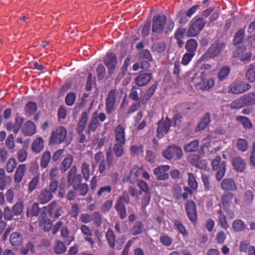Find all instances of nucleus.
I'll return each mask as SVG.
<instances>
[{
	"label": "nucleus",
	"instance_id": "nucleus-56",
	"mask_svg": "<svg viewBox=\"0 0 255 255\" xmlns=\"http://www.w3.org/2000/svg\"><path fill=\"white\" fill-rule=\"evenodd\" d=\"M81 170L84 178L86 181H88L90 178L89 165L86 163H84L82 165Z\"/></svg>",
	"mask_w": 255,
	"mask_h": 255
},
{
	"label": "nucleus",
	"instance_id": "nucleus-45",
	"mask_svg": "<svg viewBox=\"0 0 255 255\" xmlns=\"http://www.w3.org/2000/svg\"><path fill=\"white\" fill-rule=\"evenodd\" d=\"M143 225L141 222H136L131 230V234L133 236L137 235L142 232Z\"/></svg>",
	"mask_w": 255,
	"mask_h": 255
},
{
	"label": "nucleus",
	"instance_id": "nucleus-1",
	"mask_svg": "<svg viewBox=\"0 0 255 255\" xmlns=\"http://www.w3.org/2000/svg\"><path fill=\"white\" fill-rule=\"evenodd\" d=\"M41 216L44 218L48 213L51 217L58 218L64 213L63 208L56 201H53L47 206L41 208Z\"/></svg>",
	"mask_w": 255,
	"mask_h": 255
},
{
	"label": "nucleus",
	"instance_id": "nucleus-4",
	"mask_svg": "<svg viewBox=\"0 0 255 255\" xmlns=\"http://www.w3.org/2000/svg\"><path fill=\"white\" fill-rule=\"evenodd\" d=\"M224 47L225 45L223 43L215 42L201 56L200 59L204 61L209 58H214L220 54Z\"/></svg>",
	"mask_w": 255,
	"mask_h": 255
},
{
	"label": "nucleus",
	"instance_id": "nucleus-17",
	"mask_svg": "<svg viewBox=\"0 0 255 255\" xmlns=\"http://www.w3.org/2000/svg\"><path fill=\"white\" fill-rule=\"evenodd\" d=\"M53 198V195L52 192L47 189H44L42 190L38 195L37 200L40 203L44 204L49 202Z\"/></svg>",
	"mask_w": 255,
	"mask_h": 255
},
{
	"label": "nucleus",
	"instance_id": "nucleus-53",
	"mask_svg": "<svg viewBox=\"0 0 255 255\" xmlns=\"http://www.w3.org/2000/svg\"><path fill=\"white\" fill-rule=\"evenodd\" d=\"M188 184L191 188L193 190H195L198 187V183L196 181L195 178L192 173H188Z\"/></svg>",
	"mask_w": 255,
	"mask_h": 255
},
{
	"label": "nucleus",
	"instance_id": "nucleus-58",
	"mask_svg": "<svg viewBox=\"0 0 255 255\" xmlns=\"http://www.w3.org/2000/svg\"><path fill=\"white\" fill-rule=\"evenodd\" d=\"M195 55L192 53H190L188 52L185 53L183 55L181 60V64L183 65H188Z\"/></svg>",
	"mask_w": 255,
	"mask_h": 255
},
{
	"label": "nucleus",
	"instance_id": "nucleus-10",
	"mask_svg": "<svg viewBox=\"0 0 255 255\" xmlns=\"http://www.w3.org/2000/svg\"><path fill=\"white\" fill-rule=\"evenodd\" d=\"M82 177L81 174H76V168L75 166L72 167L67 175V181L69 186H72L74 189L82 181Z\"/></svg>",
	"mask_w": 255,
	"mask_h": 255
},
{
	"label": "nucleus",
	"instance_id": "nucleus-14",
	"mask_svg": "<svg viewBox=\"0 0 255 255\" xmlns=\"http://www.w3.org/2000/svg\"><path fill=\"white\" fill-rule=\"evenodd\" d=\"M89 115V112L88 111H84L82 113L76 128L77 133L83 132L86 126H88Z\"/></svg>",
	"mask_w": 255,
	"mask_h": 255
},
{
	"label": "nucleus",
	"instance_id": "nucleus-34",
	"mask_svg": "<svg viewBox=\"0 0 255 255\" xmlns=\"http://www.w3.org/2000/svg\"><path fill=\"white\" fill-rule=\"evenodd\" d=\"M236 121L242 124L243 127L246 129H251L253 127V125L250 119L243 116H238L236 117Z\"/></svg>",
	"mask_w": 255,
	"mask_h": 255
},
{
	"label": "nucleus",
	"instance_id": "nucleus-16",
	"mask_svg": "<svg viewBox=\"0 0 255 255\" xmlns=\"http://www.w3.org/2000/svg\"><path fill=\"white\" fill-rule=\"evenodd\" d=\"M115 140L122 144L126 143L125 128L119 124L114 129Z\"/></svg>",
	"mask_w": 255,
	"mask_h": 255
},
{
	"label": "nucleus",
	"instance_id": "nucleus-35",
	"mask_svg": "<svg viewBox=\"0 0 255 255\" xmlns=\"http://www.w3.org/2000/svg\"><path fill=\"white\" fill-rule=\"evenodd\" d=\"M37 110V104L34 102H28L25 107V114L27 116L33 115Z\"/></svg>",
	"mask_w": 255,
	"mask_h": 255
},
{
	"label": "nucleus",
	"instance_id": "nucleus-47",
	"mask_svg": "<svg viewBox=\"0 0 255 255\" xmlns=\"http://www.w3.org/2000/svg\"><path fill=\"white\" fill-rule=\"evenodd\" d=\"M130 151L133 156L142 155L143 153V149L142 145H131L130 148Z\"/></svg>",
	"mask_w": 255,
	"mask_h": 255
},
{
	"label": "nucleus",
	"instance_id": "nucleus-15",
	"mask_svg": "<svg viewBox=\"0 0 255 255\" xmlns=\"http://www.w3.org/2000/svg\"><path fill=\"white\" fill-rule=\"evenodd\" d=\"M185 209L189 220L193 223L196 221V206L192 201H188L185 205Z\"/></svg>",
	"mask_w": 255,
	"mask_h": 255
},
{
	"label": "nucleus",
	"instance_id": "nucleus-54",
	"mask_svg": "<svg viewBox=\"0 0 255 255\" xmlns=\"http://www.w3.org/2000/svg\"><path fill=\"white\" fill-rule=\"evenodd\" d=\"M125 144H122L121 142L116 143L114 146V151L117 156L120 157L123 153V145Z\"/></svg>",
	"mask_w": 255,
	"mask_h": 255
},
{
	"label": "nucleus",
	"instance_id": "nucleus-19",
	"mask_svg": "<svg viewBox=\"0 0 255 255\" xmlns=\"http://www.w3.org/2000/svg\"><path fill=\"white\" fill-rule=\"evenodd\" d=\"M210 122V114L209 113H206L205 115L201 118L195 129V132L196 133L204 129L209 125Z\"/></svg>",
	"mask_w": 255,
	"mask_h": 255
},
{
	"label": "nucleus",
	"instance_id": "nucleus-49",
	"mask_svg": "<svg viewBox=\"0 0 255 255\" xmlns=\"http://www.w3.org/2000/svg\"><path fill=\"white\" fill-rule=\"evenodd\" d=\"M39 182V177L37 175L35 176L30 181L28 186V193H31L34 190Z\"/></svg>",
	"mask_w": 255,
	"mask_h": 255
},
{
	"label": "nucleus",
	"instance_id": "nucleus-42",
	"mask_svg": "<svg viewBox=\"0 0 255 255\" xmlns=\"http://www.w3.org/2000/svg\"><path fill=\"white\" fill-rule=\"evenodd\" d=\"M75 191L81 196H85L88 191L89 187L86 183H82L81 182L73 189Z\"/></svg>",
	"mask_w": 255,
	"mask_h": 255
},
{
	"label": "nucleus",
	"instance_id": "nucleus-22",
	"mask_svg": "<svg viewBox=\"0 0 255 255\" xmlns=\"http://www.w3.org/2000/svg\"><path fill=\"white\" fill-rule=\"evenodd\" d=\"M36 127L34 123L31 121L26 122L22 128V131L25 135L31 136L35 132Z\"/></svg>",
	"mask_w": 255,
	"mask_h": 255
},
{
	"label": "nucleus",
	"instance_id": "nucleus-48",
	"mask_svg": "<svg viewBox=\"0 0 255 255\" xmlns=\"http://www.w3.org/2000/svg\"><path fill=\"white\" fill-rule=\"evenodd\" d=\"M96 73L98 80H103L106 75V68L102 64L98 65L96 68Z\"/></svg>",
	"mask_w": 255,
	"mask_h": 255
},
{
	"label": "nucleus",
	"instance_id": "nucleus-9",
	"mask_svg": "<svg viewBox=\"0 0 255 255\" xmlns=\"http://www.w3.org/2000/svg\"><path fill=\"white\" fill-rule=\"evenodd\" d=\"M171 120L167 117L164 120L162 118L157 124L156 136L158 138H162L165 134L168 132L170 128Z\"/></svg>",
	"mask_w": 255,
	"mask_h": 255
},
{
	"label": "nucleus",
	"instance_id": "nucleus-63",
	"mask_svg": "<svg viewBox=\"0 0 255 255\" xmlns=\"http://www.w3.org/2000/svg\"><path fill=\"white\" fill-rule=\"evenodd\" d=\"M129 202V196L128 194H123L117 199L116 203L120 204H128Z\"/></svg>",
	"mask_w": 255,
	"mask_h": 255
},
{
	"label": "nucleus",
	"instance_id": "nucleus-12",
	"mask_svg": "<svg viewBox=\"0 0 255 255\" xmlns=\"http://www.w3.org/2000/svg\"><path fill=\"white\" fill-rule=\"evenodd\" d=\"M182 155L181 148L174 145L168 146L163 152V155L166 159H171L173 158L180 159Z\"/></svg>",
	"mask_w": 255,
	"mask_h": 255
},
{
	"label": "nucleus",
	"instance_id": "nucleus-24",
	"mask_svg": "<svg viewBox=\"0 0 255 255\" xmlns=\"http://www.w3.org/2000/svg\"><path fill=\"white\" fill-rule=\"evenodd\" d=\"M197 46L198 43L197 41L193 38H191L186 41L185 49L187 51V52L195 55Z\"/></svg>",
	"mask_w": 255,
	"mask_h": 255
},
{
	"label": "nucleus",
	"instance_id": "nucleus-5",
	"mask_svg": "<svg viewBox=\"0 0 255 255\" xmlns=\"http://www.w3.org/2000/svg\"><path fill=\"white\" fill-rule=\"evenodd\" d=\"M206 20L203 18L199 17L195 20L191 21V24L187 31L188 37H194L197 36L203 29Z\"/></svg>",
	"mask_w": 255,
	"mask_h": 255
},
{
	"label": "nucleus",
	"instance_id": "nucleus-18",
	"mask_svg": "<svg viewBox=\"0 0 255 255\" xmlns=\"http://www.w3.org/2000/svg\"><path fill=\"white\" fill-rule=\"evenodd\" d=\"M152 75L149 73H143L139 74L135 79V84L139 87L147 84L152 79Z\"/></svg>",
	"mask_w": 255,
	"mask_h": 255
},
{
	"label": "nucleus",
	"instance_id": "nucleus-2",
	"mask_svg": "<svg viewBox=\"0 0 255 255\" xmlns=\"http://www.w3.org/2000/svg\"><path fill=\"white\" fill-rule=\"evenodd\" d=\"M67 135L66 128L63 126H59L52 131L49 140V144H60L65 141Z\"/></svg>",
	"mask_w": 255,
	"mask_h": 255
},
{
	"label": "nucleus",
	"instance_id": "nucleus-64",
	"mask_svg": "<svg viewBox=\"0 0 255 255\" xmlns=\"http://www.w3.org/2000/svg\"><path fill=\"white\" fill-rule=\"evenodd\" d=\"M152 47L154 51L161 53L165 50L166 46L164 42H159L154 44Z\"/></svg>",
	"mask_w": 255,
	"mask_h": 255
},
{
	"label": "nucleus",
	"instance_id": "nucleus-26",
	"mask_svg": "<svg viewBox=\"0 0 255 255\" xmlns=\"http://www.w3.org/2000/svg\"><path fill=\"white\" fill-rule=\"evenodd\" d=\"M232 228L235 232H243L247 229L246 223L241 219H237L233 221Z\"/></svg>",
	"mask_w": 255,
	"mask_h": 255
},
{
	"label": "nucleus",
	"instance_id": "nucleus-52",
	"mask_svg": "<svg viewBox=\"0 0 255 255\" xmlns=\"http://www.w3.org/2000/svg\"><path fill=\"white\" fill-rule=\"evenodd\" d=\"M202 181L204 186V190L207 191L211 189L212 185L210 178L206 174H202L201 176Z\"/></svg>",
	"mask_w": 255,
	"mask_h": 255
},
{
	"label": "nucleus",
	"instance_id": "nucleus-41",
	"mask_svg": "<svg viewBox=\"0 0 255 255\" xmlns=\"http://www.w3.org/2000/svg\"><path fill=\"white\" fill-rule=\"evenodd\" d=\"M236 146L239 150L245 152L248 149V143L246 139L239 138L237 140Z\"/></svg>",
	"mask_w": 255,
	"mask_h": 255
},
{
	"label": "nucleus",
	"instance_id": "nucleus-57",
	"mask_svg": "<svg viewBox=\"0 0 255 255\" xmlns=\"http://www.w3.org/2000/svg\"><path fill=\"white\" fill-rule=\"evenodd\" d=\"M13 209L17 217L21 215L23 210V203L21 202L16 203L13 206Z\"/></svg>",
	"mask_w": 255,
	"mask_h": 255
},
{
	"label": "nucleus",
	"instance_id": "nucleus-62",
	"mask_svg": "<svg viewBox=\"0 0 255 255\" xmlns=\"http://www.w3.org/2000/svg\"><path fill=\"white\" fill-rule=\"evenodd\" d=\"M66 251V247L64 243L61 241H58L55 248V253L57 254H60L64 253Z\"/></svg>",
	"mask_w": 255,
	"mask_h": 255
},
{
	"label": "nucleus",
	"instance_id": "nucleus-32",
	"mask_svg": "<svg viewBox=\"0 0 255 255\" xmlns=\"http://www.w3.org/2000/svg\"><path fill=\"white\" fill-rule=\"evenodd\" d=\"M157 88V84L154 83L151 85L144 94L142 98L141 99L142 104L145 103L153 96L156 89Z\"/></svg>",
	"mask_w": 255,
	"mask_h": 255
},
{
	"label": "nucleus",
	"instance_id": "nucleus-40",
	"mask_svg": "<svg viewBox=\"0 0 255 255\" xmlns=\"http://www.w3.org/2000/svg\"><path fill=\"white\" fill-rule=\"evenodd\" d=\"M115 208L118 213L121 219H124L127 216L125 204H115Z\"/></svg>",
	"mask_w": 255,
	"mask_h": 255
},
{
	"label": "nucleus",
	"instance_id": "nucleus-13",
	"mask_svg": "<svg viewBox=\"0 0 255 255\" xmlns=\"http://www.w3.org/2000/svg\"><path fill=\"white\" fill-rule=\"evenodd\" d=\"M212 164L213 170H217L216 173L217 180H221L225 173V162L223 160H212Z\"/></svg>",
	"mask_w": 255,
	"mask_h": 255
},
{
	"label": "nucleus",
	"instance_id": "nucleus-44",
	"mask_svg": "<svg viewBox=\"0 0 255 255\" xmlns=\"http://www.w3.org/2000/svg\"><path fill=\"white\" fill-rule=\"evenodd\" d=\"M111 191L112 187L110 185L101 187L98 191L97 195L99 197H105L111 193Z\"/></svg>",
	"mask_w": 255,
	"mask_h": 255
},
{
	"label": "nucleus",
	"instance_id": "nucleus-20",
	"mask_svg": "<svg viewBox=\"0 0 255 255\" xmlns=\"http://www.w3.org/2000/svg\"><path fill=\"white\" fill-rule=\"evenodd\" d=\"M23 241V236L19 232H13L9 236V242L12 246H20L22 243Z\"/></svg>",
	"mask_w": 255,
	"mask_h": 255
},
{
	"label": "nucleus",
	"instance_id": "nucleus-60",
	"mask_svg": "<svg viewBox=\"0 0 255 255\" xmlns=\"http://www.w3.org/2000/svg\"><path fill=\"white\" fill-rule=\"evenodd\" d=\"M233 165L235 168L239 171H243L245 168V164L244 160H232Z\"/></svg>",
	"mask_w": 255,
	"mask_h": 255
},
{
	"label": "nucleus",
	"instance_id": "nucleus-25",
	"mask_svg": "<svg viewBox=\"0 0 255 255\" xmlns=\"http://www.w3.org/2000/svg\"><path fill=\"white\" fill-rule=\"evenodd\" d=\"M25 171V165L21 164L19 165L17 168L14 176V181L15 183L18 184L22 181Z\"/></svg>",
	"mask_w": 255,
	"mask_h": 255
},
{
	"label": "nucleus",
	"instance_id": "nucleus-11",
	"mask_svg": "<svg viewBox=\"0 0 255 255\" xmlns=\"http://www.w3.org/2000/svg\"><path fill=\"white\" fill-rule=\"evenodd\" d=\"M116 90H110L106 99V112L109 115L111 114L116 110Z\"/></svg>",
	"mask_w": 255,
	"mask_h": 255
},
{
	"label": "nucleus",
	"instance_id": "nucleus-43",
	"mask_svg": "<svg viewBox=\"0 0 255 255\" xmlns=\"http://www.w3.org/2000/svg\"><path fill=\"white\" fill-rule=\"evenodd\" d=\"M198 146L199 141L198 140H194L186 145L184 147V150L188 152H194L198 149Z\"/></svg>",
	"mask_w": 255,
	"mask_h": 255
},
{
	"label": "nucleus",
	"instance_id": "nucleus-8",
	"mask_svg": "<svg viewBox=\"0 0 255 255\" xmlns=\"http://www.w3.org/2000/svg\"><path fill=\"white\" fill-rule=\"evenodd\" d=\"M251 89V85L244 82L238 81L233 82L229 87V92L234 94H240Z\"/></svg>",
	"mask_w": 255,
	"mask_h": 255
},
{
	"label": "nucleus",
	"instance_id": "nucleus-7",
	"mask_svg": "<svg viewBox=\"0 0 255 255\" xmlns=\"http://www.w3.org/2000/svg\"><path fill=\"white\" fill-rule=\"evenodd\" d=\"M166 16L164 14L154 15L152 19V32L161 34L164 30Z\"/></svg>",
	"mask_w": 255,
	"mask_h": 255
},
{
	"label": "nucleus",
	"instance_id": "nucleus-27",
	"mask_svg": "<svg viewBox=\"0 0 255 255\" xmlns=\"http://www.w3.org/2000/svg\"><path fill=\"white\" fill-rule=\"evenodd\" d=\"M44 147V141L42 137L36 138L31 145L32 150L35 153L40 152Z\"/></svg>",
	"mask_w": 255,
	"mask_h": 255
},
{
	"label": "nucleus",
	"instance_id": "nucleus-29",
	"mask_svg": "<svg viewBox=\"0 0 255 255\" xmlns=\"http://www.w3.org/2000/svg\"><path fill=\"white\" fill-rule=\"evenodd\" d=\"M233 199L234 194L231 192H227L222 196L221 201L224 209H227L231 206Z\"/></svg>",
	"mask_w": 255,
	"mask_h": 255
},
{
	"label": "nucleus",
	"instance_id": "nucleus-51",
	"mask_svg": "<svg viewBox=\"0 0 255 255\" xmlns=\"http://www.w3.org/2000/svg\"><path fill=\"white\" fill-rule=\"evenodd\" d=\"M92 221L95 225L99 227L102 224V216L99 212H94L92 214Z\"/></svg>",
	"mask_w": 255,
	"mask_h": 255
},
{
	"label": "nucleus",
	"instance_id": "nucleus-46",
	"mask_svg": "<svg viewBox=\"0 0 255 255\" xmlns=\"http://www.w3.org/2000/svg\"><path fill=\"white\" fill-rule=\"evenodd\" d=\"M246 106L242 96L231 102L230 107L233 109H241Z\"/></svg>",
	"mask_w": 255,
	"mask_h": 255
},
{
	"label": "nucleus",
	"instance_id": "nucleus-30",
	"mask_svg": "<svg viewBox=\"0 0 255 255\" xmlns=\"http://www.w3.org/2000/svg\"><path fill=\"white\" fill-rule=\"evenodd\" d=\"M231 69L228 66H224L218 72L217 78L219 82L223 81L228 78Z\"/></svg>",
	"mask_w": 255,
	"mask_h": 255
},
{
	"label": "nucleus",
	"instance_id": "nucleus-23",
	"mask_svg": "<svg viewBox=\"0 0 255 255\" xmlns=\"http://www.w3.org/2000/svg\"><path fill=\"white\" fill-rule=\"evenodd\" d=\"M221 188L225 190L236 191L237 187L235 181L232 178L224 179L221 183Z\"/></svg>",
	"mask_w": 255,
	"mask_h": 255
},
{
	"label": "nucleus",
	"instance_id": "nucleus-6",
	"mask_svg": "<svg viewBox=\"0 0 255 255\" xmlns=\"http://www.w3.org/2000/svg\"><path fill=\"white\" fill-rule=\"evenodd\" d=\"M104 63L108 68V74L113 75L116 69L118 60L116 54L112 52H108L104 58Z\"/></svg>",
	"mask_w": 255,
	"mask_h": 255
},
{
	"label": "nucleus",
	"instance_id": "nucleus-50",
	"mask_svg": "<svg viewBox=\"0 0 255 255\" xmlns=\"http://www.w3.org/2000/svg\"><path fill=\"white\" fill-rule=\"evenodd\" d=\"M76 94L73 92L69 93L65 97V103L69 106H72L76 100Z\"/></svg>",
	"mask_w": 255,
	"mask_h": 255
},
{
	"label": "nucleus",
	"instance_id": "nucleus-39",
	"mask_svg": "<svg viewBox=\"0 0 255 255\" xmlns=\"http://www.w3.org/2000/svg\"><path fill=\"white\" fill-rule=\"evenodd\" d=\"M14 216H16L13 207L12 208L6 206L3 209V217L5 220L10 221L13 219Z\"/></svg>",
	"mask_w": 255,
	"mask_h": 255
},
{
	"label": "nucleus",
	"instance_id": "nucleus-61",
	"mask_svg": "<svg viewBox=\"0 0 255 255\" xmlns=\"http://www.w3.org/2000/svg\"><path fill=\"white\" fill-rule=\"evenodd\" d=\"M174 224L178 231L183 236H186L187 235L184 226L179 220H175L174 221Z\"/></svg>",
	"mask_w": 255,
	"mask_h": 255
},
{
	"label": "nucleus",
	"instance_id": "nucleus-38",
	"mask_svg": "<svg viewBox=\"0 0 255 255\" xmlns=\"http://www.w3.org/2000/svg\"><path fill=\"white\" fill-rule=\"evenodd\" d=\"M39 224L43 226V229L45 232L49 231L52 228V221L50 219L47 218L46 216L43 218L39 219Z\"/></svg>",
	"mask_w": 255,
	"mask_h": 255
},
{
	"label": "nucleus",
	"instance_id": "nucleus-33",
	"mask_svg": "<svg viewBox=\"0 0 255 255\" xmlns=\"http://www.w3.org/2000/svg\"><path fill=\"white\" fill-rule=\"evenodd\" d=\"M35 252V246L33 243L31 242H28L20 249V253L22 255H27L29 253L33 254Z\"/></svg>",
	"mask_w": 255,
	"mask_h": 255
},
{
	"label": "nucleus",
	"instance_id": "nucleus-31",
	"mask_svg": "<svg viewBox=\"0 0 255 255\" xmlns=\"http://www.w3.org/2000/svg\"><path fill=\"white\" fill-rule=\"evenodd\" d=\"M39 213L41 214V209L39 207L38 203H34L32 206L28 209L26 212L27 217L37 216ZM41 217V214L40 215Z\"/></svg>",
	"mask_w": 255,
	"mask_h": 255
},
{
	"label": "nucleus",
	"instance_id": "nucleus-3",
	"mask_svg": "<svg viewBox=\"0 0 255 255\" xmlns=\"http://www.w3.org/2000/svg\"><path fill=\"white\" fill-rule=\"evenodd\" d=\"M106 119V115L103 112L98 113L97 111L94 112L90 118L89 123L87 126L86 132L90 134L92 132L96 131L100 122L103 123Z\"/></svg>",
	"mask_w": 255,
	"mask_h": 255
},
{
	"label": "nucleus",
	"instance_id": "nucleus-59",
	"mask_svg": "<svg viewBox=\"0 0 255 255\" xmlns=\"http://www.w3.org/2000/svg\"><path fill=\"white\" fill-rule=\"evenodd\" d=\"M246 50V47L245 46L241 45L238 46L233 52V56L235 57H239L240 59L241 55L243 54Z\"/></svg>",
	"mask_w": 255,
	"mask_h": 255
},
{
	"label": "nucleus",
	"instance_id": "nucleus-21",
	"mask_svg": "<svg viewBox=\"0 0 255 255\" xmlns=\"http://www.w3.org/2000/svg\"><path fill=\"white\" fill-rule=\"evenodd\" d=\"M12 178L9 176H6L5 171L0 169V190H4L6 187L10 184Z\"/></svg>",
	"mask_w": 255,
	"mask_h": 255
},
{
	"label": "nucleus",
	"instance_id": "nucleus-55",
	"mask_svg": "<svg viewBox=\"0 0 255 255\" xmlns=\"http://www.w3.org/2000/svg\"><path fill=\"white\" fill-rule=\"evenodd\" d=\"M190 163L194 166L201 169H205L207 166L206 160H190Z\"/></svg>",
	"mask_w": 255,
	"mask_h": 255
},
{
	"label": "nucleus",
	"instance_id": "nucleus-36",
	"mask_svg": "<svg viewBox=\"0 0 255 255\" xmlns=\"http://www.w3.org/2000/svg\"><path fill=\"white\" fill-rule=\"evenodd\" d=\"M246 79L249 82H255V65L252 64L250 65L249 69L246 74Z\"/></svg>",
	"mask_w": 255,
	"mask_h": 255
},
{
	"label": "nucleus",
	"instance_id": "nucleus-28",
	"mask_svg": "<svg viewBox=\"0 0 255 255\" xmlns=\"http://www.w3.org/2000/svg\"><path fill=\"white\" fill-rule=\"evenodd\" d=\"M105 236L109 247L114 249L116 243V235L114 231L112 229L109 228L106 233Z\"/></svg>",
	"mask_w": 255,
	"mask_h": 255
},
{
	"label": "nucleus",
	"instance_id": "nucleus-37",
	"mask_svg": "<svg viewBox=\"0 0 255 255\" xmlns=\"http://www.w3.org/2000/svg\"><path fill=\"white\" fill-rule=\"evenodd\" d=\"M245 35V31L244 29H240L235 34L233 39V43L235 45H238L243 41Z\"/></svg>",
	"mask_w": 255,
	"mask_h": 255
}]
</instances>
